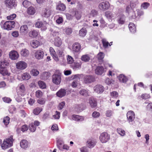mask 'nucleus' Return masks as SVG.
Returning <instances> with one entry per match:
<instances>
[{"label": "nucleus", "mask_w": 152, "mask_h": 152, "mask_svg": "<svg viewBox=\"0 0 152 152\" xmlns=\"http://www.w3.org/2000/svg\"><path fill=\"white\" fill-rule=\"evenodd\" d=\"M14 140L13 136H11L10 137L6 138L3 141L1 147L3 149H5L12 146Z\"/></svg>", "instance_id": "f257e3e1"}, {"label": "nucleus", "mask_w": 152, "mask_h": 152, "mask_svg": "<svg viewBox=\"0 0 152 152\" xmlns=\"http://www.w3.org/2000/svg\"><path fill=\"white\" fill-rule=\"evenodd\" d=\"M15 26V23L14 21H8L4 23L2 26V28L4 29L9 30L14 28Z\"/></svg>", "instance_id": "f03ea898"}, {"label": "nucleus", "mask_w": 152, "mask_h": 152, "mask_svg": "<svg viewBox=\"0 0 152 152\" xmlns=\"http://www.w3.org/2000/svg\"><path fill=\"white\" fill-rule=\"evenodd\" d=\"M110 135L105 132L102 133L99 137V140L102 143H106L110 140Z\"/></svg>", "instance_id": "7ed1b4c3"}, {"label": "nucleus", "mask_w": 152, "mask_h": 152, "mask_svg": "<svg viewBox=\"0 0 152 152\" xmlns=\"http://www.w3.org/2000/svg\"><path fill=\"white\" fill-rule=\"evenodd\" d=\"M110 6V4L108 1H103L99 3V8L101 11H104L108 9Z\"/></svg>", "instance_id": "20e7f679"}, {"label": "nucleus", "mask_w": 152, "mask_h": 152, "mask_svg": "<svg viewBox=\"0 0 152 152\" xmlns=\"http://www.w3.org/2000/svg\"><path fill=\"white\" fill-rule=\"evenodd\" d=\"M4 4L7 7L11 9L15 7L17 5L16 0H5Z\"/></svg>", "instance_id": "39448f33"}, {"label": "nucleus", "mask_w": 152, "mask_h": 152, "mask_svg": "<svg viewBox=\"0 0 152 152\" xmlns=\"http://www.w3.org/2000/svg\"><path fill=\"white\" fill-rule=\"evenodd\" d=\"M44 53L42 50H35L34 53L35 58L37 60H41L43 58Z\"/></svg>", "instance_id": "423d86ee"}, {"label": "nucleus", "mask_w": 152, "mask_h": 152, "mask_svg": "<svg viewBox=\"0 0 152 152\" xmlns=\"http://www.w3.org/2000/svg\"><path fill=\"white\" fill-rule=\"evenodd\" d=\"M18 87L19 89L17 92L18 95L19 97L24 96L26 94V92L24 85L20 84Z\"/></svg>", "instance_id": "0eeeda50"}, {"label": "nucleus", "mask_w": 152, "mask_h": 152, "mask_svg": "<svg viewBox=\"0 0 152 152\" xmlns=\"http://www.w3.org/2000/svg\"><path fill=\"white\" fill-rule=\"evenodd\" d=\"M61 81V77L60 74H55L53 75L52 81L53 83L56 85L60 83Z\"/></svg>", "instance_id": "6e6552de"}, {"label": "nucleus", "mask_w": 152, "mask_h": 152, "mask_svg": "<svg viewBox=\"0 0 152 152\" xmlns=\"http://www.w3.org/2000/svg\"><path fill=\"white\" fill-rule=\"evenodd\" d=\"M95 81V77L92 75H87L84 77V81L85 83H91Z\"/></svg>", "instance_id": "1a4fd4ad"}, {"label": "nucleus", "mask_w": 152, "mask_h": 152, "mask_svg": "<svg viewBox=\"0 0 152 152\" xmlns=\"http://www.w3.org/2000/svg\"><path fill=\"white\" fill-rule=\"evenodd\" d=\"M68 118L71 120H73L77 121H82L84 120L83 117L75 115H73L71 116L68 117Z\"/></svg>", "instance_id": "9d476101"}, {"label": "nucleus", "mask_w": 152, "mask_h": 152, "mask_svg": "<svg viewBox=\"0 0 152 152\" xmlns=\"http://www.w3.org/2000/svg\"><path fill=\"white\" fill-rule=\"evenodd\" d=\"M47 23L45 22H44L43 23L42 22L38 21L35 24V27L38 28L41 27V30H45L47 28L46 25Z\"/></svg>", "instance_id": "9b49d317"}, {"label": "nucleus", "mask_w": 152, "mask_h": 152, "mask_svg": "<svg viewBox=\"0 0 152 152\" xmlns=\"http://www.w3.org/2000/svg\"><path fill=\"white\" fill-rule=\"evenodd\" d=\"M129 123L132 122L134 119L135 114L132 111H128L126 114Z\"/></svg>", "instance_id": "f8f14e48"}, {"label": "nucleus", "mask_w": 152, "mask_h": 152, "mask_svg": "<svg viewBox=\"0 0 152 152\" xmlns=\"http://www.w3.org/2000/svg\"><path fill=\"white\" fill-rule=\"evenodd\" d=\"M10 58L12 60L17 59L19 57L18 53L16 51L12 50L9 53Z\"/></svg>", "instance_id": "ddd939ff"}, {"label": "nucleus", "mask_w": 152, "mask_h": 152, "mask_svg": "<svg viewBox=\"0 0 152 152\" xmlns=\"http://www.w3.org/2000/svg\"><path fill=\"white\" fill-rule=\"evenodd\" d=\"M94 91L98 94L102 93L104 90L103 86L101 85H97L94 87Z\"/></svg>", "instance_id": "4468645a"}, {"label": "nucleus", "mask_w": 152, "mask_h": 152, "mask_svg": "<svg viewBox=\"0 0 152 152\" xmlns=\"http://www.w3.org/2000/svg\"><path fill=\"white\" fill-rule=\"evenodd\" d=\"M16 67L18 69H23L27 66V64L25 62L22 61H19L16 64Z\"/></svg>", "instance_id": "2eb2a0df"}, {"label": "nucleus", "mask_w": 152, "mask_h": 152, "mask_svg": "<svg viewBox=\"0 0 152 152\" xmlns=\"http://www.w3.org/2000/svg\"><path fill=\"white\" fill-rule=\"evenodd\" d=\"M81 48L80 44L77 42L74 43L72 46V50L75 53L78 52L81 49Z\"/></svg>", "instance_id": "dca6fc26"}, {"label": "nucleus", "mask_w": 152, "mask_h": 152, "mask_svg": "<svg viewBox=\"0 0 152 152\" xmlns=\"http://www.w3.org/2000/svg\"><path fill=\"white\" fill-rule=\"evenodd\" d=\"M66 90L65 89L61 88L58 91L56 94L57 96L62 98L66 95Z\"/></svg>", "instance_id": "f3484780"}, {"label": "nucleus", "mask_w": 152, "mask_h": 152, "mask_svg": "<svg viewBox=\"0 0 152 152\" xmlns=\"http://www.w3.org/2000/svg\"><path fill=\"white\" fill-rule=\"evenodd\" d=\"M51 14V10L49 9L45 8L43 9L42 13V15L43 17L48 18Z\"/></svg>", "instance_id": "a211bd4d"}, {"label": "nucleus", "mask_w": 152, "mask_h": 152, "mask_svg": "<svg viewBox=\"0 0 152 152\" xmlns=\"http://www.w3.org/2000/svg\"><path fill=\"white\" fill-rule=\"evenodd\" d=\"M96 142L95 140L93 139H89L87 141V145L89 148H91L94 146Z\"/></svg>", "instance_id": "6ab92c4d"}, {"label": "nucleus", "mask_w": 152, "mask_h": 152, "mask_svg": "<svg viewBox=\"0 0 152 152\" xmlns=\"http://www.w3.org/2000/svg\"><path fill=\"white\" fill-rule=\"evenodd\" d=\"M30 45L33 48H36L38 47L40 45V43L38 41L34 40L31 41Z\"/></svg>", "instance_id": "aec40b11"}, {"label": "nucleus", "mask_w": 152, "mask_h": 152, "mask_svg": "<svg viewBox=\"0 0 152 152\" xmlns=\"http://www.w3.org/2000/svg\"><path fill=\"white\" fill-rule=\"evenodd\" d=\"M104 72V68L102 66L97 67L95 70V73L97 75H102Z\"/></svg>", "instance_id": "412c9836"}, {"label": "nucleus", "mask_w": 152, "mask_h": 152, "mask_svg": "<svg viewBox=\"0 0 152 152\" xmlns=\"http://www.w3.org/2000/svg\"><path fill=\"white\" fill-rule=\"evenodd\" d=\"M89 103L92 108L95 107L97 105V102L96 99L92 98H91L89 99Z\"/></svg>", "instance_id": "4be33fe9"}, {"label": "nucleus", "mask_w": 152, "mask_h": 152, "mask_svg": "<svg viewBox=\"0 0 152 152\" xmlns=\"http://www.w3.org/2000/svg\"><path fill=\"white\" fill-rule=\"evenodd\" d=\"M53 42L54 45L57 47H59L62 43L61 39L58 37L55 38Z\"/></svg>", "instance_id": "5701e85b"}, {"label": "nucleus", "mask_w": 152, "mask_h": 152, "mask_svg": "<svg viewBox=\"0 0 152 152\" xmlns=\"http://www.w3.org/2000/svg\"><path fill=\"white\" fill-rule=\"evenodd\" d=\"M28 28L26 25H23L21 26L20 28V32L23 34H27L28 31Z\"/></svg>", "instance_id": "b1692460"}, {"label": "nucleus", "mask_w": 152, "mask_h": 152, "mask_svg": "<svg viewBox=\"0 0 152 152\" xmlns=\"http://www.w3.org/2000/svg\"><path fill=\"white\" fill-rule=\"evenodd\" d=\"M105 15L106 17L109 20H112L114 18V14L113 13L109 11H107L105 12Z\"/></svg>", "instance_id": "393cba45"}, {"label": "nucleus", "mask_w": 152, "mask_h": 152, "mask_svg": "<svg viewBox=\"0 0 152 152\" xmlns=\"http://www.w3.org/2000/svg\"><path fill=\"white\" fill-rule=\"evenodd\" d=\"M0 73L3 76H9L10 74L6 68H0Z\"/></svg>", "instance_id": "a878e982"}, {"label": "nucleus", "mask_w": 152, "mask_h": 152, "mask_svg": "<svg viewBox=\"0 0 152 152\" xmlns=\"http://www.w3.org/2000/svg\"><path fill=\"white\" fill-rule=\"evenodd\" d=\"M85 108V105L82 104H77L75 106V109L76 111L80 112L84 110Z\"/></svg>", "instance_id": "bb28decb"}, {"label": "nucleus", "mask_w": 152, "mask_h": 152, "mask_svg": "<svg viewBox=\"0 0 152 152\" xmlns=\"http://www.w3.org/2000/svg\"><path fill=\"white\" fill-rule=\"evenodd\" d=\"M50 75V74L48 72H44L41 75V79L44 80L47 79L49 77Z\"/></svg>", "instance_id": "cd10ccee"}, {"label": "nucleus", "mask_w": 152, "mask_h": 152, "mask_svg": "<svg viewBox=\"0 0 152 152\" xmlns=\"http://www.w3.org/2000/svg\"><path fill=\"white\" fill-rule=\"evenodd\" d=\"M20 145L22 148L25 149L28 147V142L26 140H23L20 142Z\"/></svg>", "instance_id": "c85d7f7f"}, {"label": "nucleus", "mask_w": 152, "mask_h": 152, "mask_svg": "<svg viewBox=\"0 0 152 152\" xmlns=\"http://www.w3.org/2000/svg\"><path fill=\"white\" fill-rule=\"evenodd\" d=\"M118 78L119 81L123 83H126L128 80L126 77L123 75H120L118 76Z\"/></svg>", "instance_id": "c756f323"}, {"label": "nucleus", "mask_w": 152, "mask_h": 152, "mask_svg": "<svg viewBox=\"0 0 152 152\" xmlns=\"http://www.w3.org/2000/svg\"><path fill=\"white\" fill-rule=\"evenodd\" d=\"M80 94L84 96H89V93L88 90L83 89L79 91Z\"/></svg>", "instance_id": "7c9ffc66"}, {"label": "nucleus", "mask_w": 152, "mask_h": 152, "mask_svg": "<svg viewBox=\"0 0 152 152\" xmlns=\"http://www.w3.org/2000/svg\"><path fill=\"white\" fill-rule=\"evenodd\" d=\"M129 27L130 31L132 33H134L136 31V28L135 25L132 23H130L129 24Z\"/></svg>", "instance_id": "2f4dec72"}, {"label": "nucleus", "mask_w": 152, "mask_h": 152, "mask_svg": "<svg viewBox=\"0 0 152 152\" xmlns=\"http://www.w3.org/2000/svg\"><path fill=\"white\" fill-rule=\"evenodd\" d=\"M65 8L66 6L63 4H59L56 7V9L60 11H63Z\"/></svg>", "instance_id": "473e14b6"}, {"label": "nucleus", "mask_w": 152, "mask_h": 152, "mask_svg": "<svg viewBox=\"0 0 152 152\" xmlns=\"http://www.w3.org/2000/svg\"><path fill=\"white\" fill-rule=\"evenodd\" d=\"M90 59V58L88 55L86 54L83 55L81 58V60L83 61L86 62L88 61Z\"/></svg>", "instance_id": "72a5a7b5"}, {"label": "nucleus", "mask_w": 152, "mask_h": 152, "mask_svg": "<svg viewBox=\"0 0 152 152\" xmlns=\"http://www.w3.org/2000/svg\"><path fill=\"white\" fill-rule=\"evenodd\" d=\"M139 2L137 0H132L130 1V5L133 9L138 4Z\"/></svg>", "instance_id": "f704fd0d"}, {"label": "nucleus", "mask_w": 152, "mask_h": 152, "mask_svg": "<svg viewBox=\"0 0 152 152\" xmlns=\"http://www.w3.org/2000/svg\"><path fill=\"white\" fill-rule=\"evenodd\" d=\"M42 110V108L37 107L35 108L33 111V113L35 115H38Z\"/></svg>", "instance_id": "c9c22d12"}, {"label": "nucleus", "mask_w": 152, "mask_h": 152, "mask_svg": "<svg viewBox=\"0 0 152 152\" xmlns=\"http://www.w3.org/2000/svg\"><path fill=\"white\" fill-rule=\"evenodd\" d=\"M87 31L85 28H82L79 31L80 36L82 37H84L86 34Z\"/></svg>", "instance_id": "e433bc0d"}, {"label": "nucleus", "mask_w": 152, "mask_h": 152, "mask_svg": "<svg viewBox=\"0 0 152 152\" xmlns=\"http://www.w3.org/2000/svg\"><path fill=\"white\" fill-rule=\"evenodd\" d=\"M10 120V117L7 116L3 118V122L6 126H7L9 124Z\"/></svg>", "instance_id": "4c0bfd02"}, {"label": "nucleus", "mask_w": 152, "mask_h": 152, "mask_svg": "<svg viewBox=\"0 0 152 152\" xmlns=\"http://www.w3.org/2000/svg\"><path fill=\"white\" fill-rule=\"evenodd\" d=\"M97 14V12L95 10H93L91 12L89 15V17L90 18H94L96 17Z\"/></svg>", "instance_id": "58836bf2"}, {"label": "nucleus", "mask_w": 152, "mask_h": 152, "mask_svg": "<svg viewBox=\"0 0 152 152\" xmlns=\"http://www.w3.org/2000/svg\"><path fill=\"white\" fill-rule=\"evenodd\" d=\"M134 11V9L130 5H127L126 8V12L129 14Z\"/></svg>", "instance_id": "ea45409f"}, {"label": "nucleus", "mask_w": 152, "mask_h": 152, "mask_svg": "<svg viewBox=\"0 0 152 152\" xmlns=\"http://www.w3.org/2000/svg\"><path fill=\"white\" fill-rule=\"evenodd\" d=\"M72 67L73 69H78L81 67V65L77 62H73L72 64Z\"/></svg>", "instance_id": "a19ab883"}, {"label": "nucleus", "mask_w": 152, "mask_h": 152, "mask_svg": "<svg viewBox=\"0 0 152 152\" xmlns=\"http://www.w3.org/2000/svg\"><path fill=\"white\" fill-rule=\"evenodd\" d=\"M38 84L40 88L42 89H45L46 88V85L43 81H39L38 82Z\"/></svg>", "instance_id": "79ce46f5"}, {"label": "nucleus", "mask_w": 152, "mask_h": 152, "mask_svg": "<svg viewBox=\"0 0 152 152\" xmlns=\"http://www.w3.org/2000/svg\"><path fill=\"white\" fill-rule=\"evenodd\" d=\"M150 4L148 2H144L142 3L141 5V9H146L150 6Z\"/></svg>", "instance_id": "37998d69"}, {"label": "nucleus", "mask_w": 152, "mask_h": 152, "mask_svg": "<svg viewBox=\"0 0 152 152\" xmlns=\"http://www.w3.org/2000/svg\"><path fill=\"white\" fill-rule=\"evenodd\" d=\"M30 73L33 76H36L39 74V72L37 69H33L31 71Z\"/></svg>", "instance_id": "c03bdc74"}, {"label": "nucleus", "mask_w": 152, "mask_h": 152, "mask_svg": "<svg viewBox=\"0 0 152 152\" xmlns=\"http://www.w3.org/2000/svg\"><path fill=\"white\" fill-rule=\"evenodd\" d=\"M31 37H36L39 35L38 32L36 30H33L30 32Z\"/></svg>", "instance_id": "a18cd8bd"}, {"label": "nucleus", "mask_w": 152, "mask_h": 152, "mask_svg": "<svg viewBox=\"0 0 152 152\" xmlns=\"http://www.w3.org/2000/svg\"><path fill=\"white\" fill-rule=\"evenodd\" d=\"M67 62L69 64H72L74 61L73 58L71 56L68 55L67 57Z\"/></svg>", "instance_id": "49530a36"}, {"label": "nucleus", "mask_w": 152, "mask_h": 152, "mask_svg": "<svg viewBox=\"0 0 152 152\" xmlns=\"http://www.w3.org/2000/svg\"><path fill=\"white\" fill-rule=\"evenodd\" d=\"M117 132L118 134L121 136H123L125 134V131L123 129L121 128H118L117 129Z\"/></svg>", "instance_id": "de8ad7c7"}, {"label": "nucleus", "mask_w": 152, "mask_h": 152, "mask_svg": "<svg viewBox=\"0 0 152 152\" xmlns=\"http://www.w3.org/2000/svg\"><path fill=\"white\" fill-rule=\"evenodd\" d=\"M23 6L27 8V12L28 13V1L27 0H25L23 3Z\"/></svg>", "instance_id": "09e8293b"}, {"label": "nucleus", "mask_w": 152, "mask_h": 152, "mask_svg": "<svg viewBox=\"0 0 152 152\" xmlns=\"http://www.w3.org/2000/svg\"><path fill=\"white\" fill-rule=\"evenodd\" d=\"M57 141L58 147L60 150H61V145L64 143L63 141L60 139H58Z\"/></svg>", "instance_id": "8fccbe9b"}, {"label": "nucleus", "mask_w": 152, "mask_h": 152, "mask_svg": "<svg viewBox=\"0 0 152 152\" xmlns=\"http://www.w3.org/2000/svg\"><path fill=\"white\" fill-rule=\"evenodd\" d=\"M35 12V9L33 7L31 6L29 7V15H34Z\"/></svg>", "instance_id": "3c124183"}, {"label": "nucleus", "mask_w": 152, "mask_h": 152, "mask_svg": "<svg viewBox=\"0 0 152 152\" xmlns=\"http://www.w3.org/2000/svg\"><path fill=\"white\" fill-rule=\"evenodd\" d=\"M102 42L104 47L105 48H107L109 44L108 42L107 41L106 39H102Z\"/></svg>", "instance_id": "603ef678"}, {"label": "nucleus", "mask_w": 152, "mask_h": 152, "mask_svg": "<svg viewBox=\"0 0 152 152\" xmlns=\"http://www.w3.org/2000/svg\"><path fill=\"white\" fill-rule=\"evenodd\" d=\"M29 129L30 131L32 132H34L36 131V127L34 126L33 123H32L30 126H29Z\"/></svg>", "instance_id": "864d4df0"}, {"label": "nucleus", "mask_w": 152, "mask_h": 152, "mask_svg": "<svg viewBox=\"0 0 152 152\" xmlns=\"http://www.w3.org/2000/svg\"><path fill=\"white\" fill-rule=\"evenodd\" d=\"M113 114V112L111 110H108L106 111L105 115L107 117H110Z\"/></svg>", "instance_id": "5fc2aeb1"}, {"label": "nucleus", "mask_w": 152, "mask_h": 152, "mask_svg": "<svg viewBox=\"0 0 152 152\" xmlns=\"http://www.w3.org/2000/svg\"><path fill=\"white\" fill-rule=\"evenodd\" d=\"M92 115L93 118H97L100 116V113L98 112L94 111L92 113Z\"/></svg>", "instance_id": "6e6d98bb"}, {"label": "nucleus", "mask_w": 152, "mask_h": 152, "mask_svg": "<svg viewBox=\"0 0 152 152\" xmlns=\"http://www.w3.org/2000/svg\"><path fill=\"white\" fill-rule=\"evenodd\" d=\"M28 51L26 49L23 50L20 52L21 55L23 56H26L28 53Z\"/></svg>", "instance_id": "4d7b16f0"}, {"label": "nucleus", "mask_w": 152, "mask_h": 152, "mask_svg": "<svg viewBox=\"0 0 152 152\" xmlns=\"http://www.w3.org/2000/svg\"><path fill=\"white\" fill-rule=\"evenodd\" d=\"M118 94L116 91H113L110 93V96L112 98H117L118 96Z\"/></svg>", "instance_id": "13d9d810"}, {"label": "nucleus", "mask_w": 152, "mask_h": 152, "mask_svg": "<svg viewBox=\"0 0 152 152\" xmlns=\"http://www.w3.org/2000/svg\"><path fill=\"white\" fill-rule=\"evenodd\" d=\"M79 81L73 80L71 84V86L73 88L76 87L78 85V82Z\"/></svg>", "instance_id": "bf43d9fd"}, {"label": "nucleus", "mask_w": 152, "mask_h": 152, "mask_svg": "<svg viewBox=\"0 0 152 152\" xmlns=\"http://www.w3.org/2000/svg\"><path fill=\"white\" fill-rule=\"evenodd\" d=\"M104 56V54L102 52L99 53L97 55V58L99 60H101L103 59Z\"/></svg>", "instance_id": "052dcab7"}, {"label": "nucleus", "mask_w": 152, "mask_h": 152, "mask_svg": "<svg viewBox=\"0 0 152 152\" xmlns=\"http://www.w3.org/2000/svg\"><path fill=\"white\" fill-rule=\"evenodd\" d=\"M22 77L23 80H28V74L27 73H24L22 75Z\"/></svg>", "instance_id": "680f3d73"}, {"label": "nucleus", "mask_w": 152, "mask_h": 152, "mask_svg": "<svg viewBox=\"0 0 152 152\" xmlns=\"http://www.w3.org/2000/svg\"><path fill=\"white\" fill-rule=\"evenodd\" d=\"M36 95L37 97H41L42 95V93L40 90L37 91L36 92Z\"/></svg>", "instance_id": "e2e57ef3"}, {"label": "nucleus", "mask_w": 152, "mask_h": 152, "mask_svg": "<svg viewBox=\"0 0 152 152\" xmlns=\"http://www.w3.org/2000/svg\"><path fill=\"white\" fill-rule=\"evenodd\" d=\"M72 77L73 79H74V80L77 81H80V75L79 74L74 75H72Z\"/></svg>", "instance_id": "0e129e2a"}, {"label": "nucleus", "mask_w": 152, "mask_h": 152, "mask_svg": "<svg viewBox=\"0 0 152 152\" xmlns=\"http://www.w3.org/2000/svg\"><path fill=\"white\" fill-rule=\"evenodd\" d=\"M65 102H61L58 105V109L59 110H62L64 107L65 105Z\"/></svg>", "instance_id": "69168bd1"}, {"label": "nucleus", "mask_w": 152, "mask_h": 152, "mask_svg": "<svg viewBox=\"0 0 152 152\" xmlns=\"http://www.w3.org/2000/svg\"><path fill=\"white\" fill-rule=\"evenodd\" d=\"M2 99L4 102L8 103L12 101L11 99L10 98L5 97L3 98Z\"/></svg>", "instance_id": "338daca9"}, {"label": "nucleus", "mask_w": 152, "mask_h": 152, "mask_svg": "<svg viewBox=\"0 0 152 152\" xmlns=\"http://www.w3.org/2000/svg\"><path fill=\"white\" fill-rule=\"evenodd\" d=\"M49 51L51 55L54 56L56 55V52L53 48L50 47L49 48Z\"/></svg>", "instance_id": "774afa93"}]
</instances>
